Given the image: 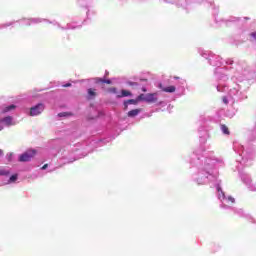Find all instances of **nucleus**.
I'll use <instances>...</instances> for the list:
<instances>
[{"instance_id":"b1692460","label":"nucleus","mask_w":256,"mask_h":256,"mask_svg":"<svg viewBox=\"0 0 256 256\" xmlns=\"http://www.w3.org/2000/svg\"><path fill=\"white\" fill-rule=\"evenodd\" d=\"M11 172L9 171V169H0V175L2 177H8V175H10Z\"/></svg>"},{"instance_id":"f03ea898","label":"nucleus","mask_w":256,"mask_h":256,"mask_svg":"<svg viewBox=\"0 0 256 256\" xmlns=\"http://www.w3.org/2000/svg\"><path fill=\"white\" fill-rule=\"evenodd\" d=\"M235 153L239 155V158L236 160V169L239 172L240 179L243 181L247 187H251V176L249 174L241 171L243 167H249L253 160L255 159V151L251 147H245L239 142H235L233 145Z\"/></svg>"},{"instance_id":"a19ab883","label":"nucleus","mask_w":256,"mask_h":256,"mask_svg":"<svg viewBox=\"0 0 256 256\" xmlns=\"http://www.w3.org/2000/svg\"><path fill=\"white\" fill-rule=\"evenodd\" d=\"M238 81H243V79H238Z\"/></svg>"},{"instance_id":"20e7f679","label":"nucleus","mask_w":256,"mask_h":256,"mask_svg":"<svg viewBox=\"0 0 256 256\" xmlns=\"http://www.w3.org/2000/svg\"><path fill=\"white\" fill-rule=\"evenodd\" d=\"M229 92L228 97L232 100V103H235V101H239L241 99H245V95H243V91H241V85L238 83H232L229 84Z\"/></svg>"},{"instance_id":"a878e982","label":"nucleus","mask_w":256,"mask_h":256,"mask_svg":"<svg viewBox=\"0 0 256 256\" xmlns=\"http://www.w3.org/2000/svg\"><path fill=\"white\" fill-rule=\"evenodd\" d=\"M11 25H15V22H8L5 24H0V29H6V27H11Z\"/></svg>"},{"instance_id":"72a5a7b5","label":"nucleus","mask_w":256,"mask_h":256,"mask_svg":"<svg viewBox=\"0 0 256 256\" xmlns=\"http://www.w3.org/2000/svg\"><path fill=\"white\" fill-rule=\"evenodd\" d=\"M63 87H71V83H66L63 85Z\"/></svg>"},{"instance_id":"2f4dec72","label":"nucleus","mask_w":256,"mask_h":256,"mask_svg":"<svg viewBox=\"0 0 256 256\" xmlns=\"http://www.w3.org/2000/svg\"><path fill=\"white\" fill-rule=\"evenodd\" d=\"M229 21H230V22L239 21V18L232 17Z\"/></svg>"},{"instance_id":"7c9ffc66","label":"nucleus","mask_w":256,"mask_h":256,"mask_svg":"<svg viewBox=\"0 0 256 256\" xmlns=\"http://www.w3.org/2000/svg\"><path fill=\"white\" fill-rule=\"evenodd\" d=\"M210 7H212V9H214V13H217L218 8L215 6V3L210 2Z\"/></svg>"},{"instance_id":"5701e85b","label":"nucleus","mask_w":256,"mask_h":256,"mask_svg":"<svg viewBox=\"0 0 256 256\" xmlns=\"http://www.w3.org/2000/svg\"><path fill=\"white\" fill-rule=\"evenodd\" d=\"M118 98H121V97H131V92L130 91H127V90H122L121 91V94L117 96Z\"/></svg>"},{"instance_id":"393cba45","label":"nucleus","mask_w":256,"mask_h":256,"mask_svg":"<svg viewBox=\"0 0 256 256\" xmlns=\"http://www.w3.org/2000/svg\"><path fill=\"white\" fill-rule=\"evenodd\" d=\"M220 129L224 135H229V128L227 126L221 125Z\"/></svg>"},{"instance_id":"bb28decb","label":"nucleus","mask_w":256,"mask_h":256,"mask_svg":"<svg viewBox=\"0 0 256 256\" xmlns=\"http://www.w3.org/2000/svg\"><path fill=\"white\" fill-rule=\"evenodd\" d=\"M15 181H17V174L10 176L8 183H15Z\"/></svg>"},{"instance_id":"1a4fd4ad","label":"nucleus","mask_w":256,"mask_h":256,"mask_svg":"<svg viewBox=\"0 0 256 256\" xmlns=\"http://www.w3.org/2000/svg\"><path fill=\"white\" fill-rule=\"evenodd\" d=\"M43 111H45V104L39 103L34 107L30 108L29 115L30 117H37L38 115H41Z\"/></svg>"},{"instance_id":"39448f33","label":"nucleus","mask_w":256,"mask_h":256,"mask_svg":"<svg viewBox=\"0 0 256 256\" xmlns=\"http://www.w3.org/2000/svg\"><path fill=\"white\" fill-rule=\"evenodd\" d=\"M199 52L204 59L208 60V63L212 65V67H221L223 65L221 56L215 55L210 51L200 50Z\"/></svg>"},{"instance_id":"6e6552de","label":"nucleus","mask_w":256,"mask_h":256,"mask_svg":"<svg viewBox=\"0 0 256 256\" xmlns=\"http://www.w3.org/2000/svg\"><path fill=\"white\" fill-rule=\"evenodd\" d=\"M164 3H170L176 7H181L182 9H187L191 4V0H164Z\"/></svg>"},{"instance_id":"f3484780","label":"nucleus","mask_w":256,"mask_h":256,"mask_svg":"<svg viewBox=\"0 0 256 256\" xmlns=\"http://www.w3.org/2000/svg\"><path fill=\"white\" fill-rule=\"evenodd\" d=\"M139 98H137L136 100L135 99H129V100H126L124 101V110L127 111V108L129 107V105H137L139 103Z\"/></svg>"},{"instance_id":"dca6fc26","label":"nucleus","mask_w":256,"mask_h":256,"mask_svg":"<svg viewBox=\"0 0 256 256\" xmlns=\"http://www.w3.org/2000/svg\"><path fill=\"white\" fill-rule=\"evenodd\" d=\"M0 123H3L5 125V127H11V125H13V117L6 116V117L0 119Z\"/></svg>"},{"instance_id":"c85d7f7f","label":"nucleus","mask_w":256,"mask_h":256,"mask_svg":"<svg viewBox=\"0 0 256 256\" xmlns=\"http://www.w3.org/2000/svg\"><path fill=\"white\" fill-rule=\"evenodd\" d=\"M222 101H223L224 105H228L231 100H229V97L224 96Z\"/></svg>"},{"instance_id":"4be33fe9","label":"nucleus","mask_w":256,"mask_h":256,"mask_svg":"<svg viewBox=\"0 0 256 256\" xmlns=\"http://www.w3.org/2000/svg\"><path fill=\"white\" fill-rule=\"evenodd\" d=\"M95 83H106L107 85H111V80H105L101 78H94Z\"/></svg>"},{"instance_id":"9d476101","label":"nucleus","mask_w":256,"mask_h":256,"mask_svg":"<svg viewBox=\"0 0 256 256\" xmlns=\"http://www.w3.org/2000/svg\"><path fill=\"white\" fill-rule=\"evenodd\" d=\"M35 150H28L26 152H24L22 155H20L19 157V161L21 163H27V161H31V159H33V157H35Z\"/></svg>"},{"instance_id":"79ce46f5","label":"nucleus","mask_w":256,"mask_h":256,"mask_svg":"<svg viewBox=\"0 0 256 256\" xmlns=\"http://www.w3.org/2000/svg\"><path fill=\"white\" fill-rule=\"evenodd\" d=\"M1 153H3V152L0 150V155H1Z\"/></svg>"},{"instance_id":"58836bf2","label":"nucleus","mask_w":256,"mask_h":256,"mask_svg":"<svg viewBox=\"0 0 256 256\" xmlns=\"http://www.w3.org/2000/svg\"><path fill=\"white\" fill-rule=\"evenodd\" d=\"M81 1H83V0H78V3L81 4Z\"/></svg>"},{"instance_id":"c756f323","label":"nucleus","mask_w":256,"mask_h":256,"mask_svg":"<svg viewBox=\"0 0 256 256\" xmlns=\"http://www.w3.org/2000/svg\"><path fill=\"white\" fill-rule=\"evenodd\" d=\"M225 63H226L227 65H233L234 61H233V59H231V58H227V59L225 60Z\"/></svg>"},{"instance_id":"423d86ee","label":"nucleus","mask_w":256,"mask_h":256,"mask_svg":"<svg viewBox=\"0 0 256 256\" xmlns=\"http://www.w3.org/2000/svg\"><path fill=\"white\" fill-rule=\"evenodd\" d=\"M159 99V92L140 94L138 101H145L146 103H157Z\"/></svg>"},{"instance_id":"0eeeda50","label":"nucleus","mask_w":256,"mask_h":256,"mask_svg":"<svg viewBox=\"0 0 256 256\" xmlns=\"http://www.w3.org/2000/svg\"><path fill=\"white\" fill-rule=\"evenodd\" d=\"M62 155L64 159H67L68 163H73V161H77V157H75L73 149H71V145H68L66 149L62 151Z\"/></svg>"},{"instance_id":"a211bd4d","label":"nucleus","mask_w":256,"mask_h":256,"mask_svg":"<svg viewBox=\"0 0 256 256\" xmlns=\"http://www.w3.org/2000/svg\"><path fill=\"white\" fill-rule=\"evenodd\" d=\"M96 97H97V92L95 91V89L89 88L87 90V99L89 101H91V100L95 99Z\"/></svg>"},{"instance_id":"f257e3e1","label":"nucleus","mask_w":256,"mask_h":256,"mask_svg":"<svg viewBox=\"0 0 256 256\" xmlns=\"http://www.w3.org/2000/svg\"><path fill=\"white\" fill-rule=\"evenodd\" d=\"M189 163L196 168V172L192 174V181L197 185H210L215 187L217 197L221 201L222 209H231V205L235 203V198L225 195L221 189V180L215 172L219 167H223V158H217L205 151L203 146L196 149L189 157Z\"/></svg>"},{"instance_id":"6ab92c4d","label":"nucleus","mask_w":256,"mask_h":256,"mask_svg":"<svg viewBox=\"0 0 256 256\" xmlns=\"http://www.w3.org/2000/svg\"><path fill=\"white\" fill-rule=\"evenodd\" d=\"M17 109V106L14 104H11L9 106H6L3 108L2 113H12V111H15Z\"/></svg>"},{"instance_id":"4c0bfd02","label":"nucleus","mask_w":256,"mask_h":256,"mask_svg":"<svg viewBox=\"0 0 256 256\" xmlns=\"http://www.w3.org/2000/svg\"><path fill=\"white\" fill-rule=\"evenodd\" d=\"M250 191H256V188H250Z\"/></svg>"},{"instance_id":"e433bc0d","label":"nucleus","mask_w":256,"mask_h":256,"mask_svg":"<svg viewBox=\"0 0 256 256\" xmlns=\"http://www.w3.org/2000/svg\"><path fill=\"white\" fill-rule=\"evenodd\" d=\"M233 79H239V78H237V75H235V76L232 78V81H233Z\"/></svg>"},{"instance_id":"cd10ccee","label":"nucleus","mask_w":256,"mask_h":256,"mask_svg":"<svg viewBox=\"0 0 256 256\" xmlns=\"http://www.w3.org/2000/svg\"><path fill=\"white\" fill-rule=\"evenodd\" d=\"M71 113L69 112H60L58 113V117H70Z\"/></svg>"},{"instance_id":"aec40b11","label":"nucleus","mask_w":256,"mask_h":256,"mask_svg":"<svg viewBox=\"0 0 256 256\" xmlns=\"http://www.w3.org/2000/svg\"><path fill=\"white\" fill-rule=\"evenodd\" d=\"M141 113V109H134L128 112V117H137Z\"/></svg>"},{"instance_id":"7ed1b4c3","label":"nucleus","mask_w":256,"mask_h":256,"mask_svg":"<svg viewBox=\"0 0 256 256\" xmlns=\"http://www.w3.org/2000/svg\"><path fill=\"white\" fill-rule=\"evenodd\" d=\"M227 71V68L225 67H218L215 69L214 72V79L218 81V85H216V89L219 93H224V91H227V85H225V81H228L229 74L225 73Z\"/></svg>"},{"instance_id":"2eb2a0df","label":"nucleus","mask_w":256,"mask_h":256,"mask_svg":"<svg viewBox=\"0 0 256 256\" xmlns=\"http://www.w3.org/2000/svg\"><path fill=\"white\" fill-rule=\"evenodd\" d=\"M178 85V91H180V95H185V86L187 85V81L185 79H180Z\"/></svg>"},{"instance_id":"473e14b6","label":"nucleus","mask_w":256,"mask_h":256,"mask_svg":"<svg viewBox=\"0 0 256 256\" xmlns=\"http://www.w3.org/2000/svg\"><path fill=\"white\" fill-rule=\"evenodd\" d=\"M47 167H49V165H48V164H45L44 166L41 167V170H42V171H45V169H47Z\"/></svg>"},{"instance_id":"4468645a","label":"nucleus","mask_w":256,"mask_h":256,"mask_svg":"<svg viewBox=\"0 0 256 256\" xmlns=\"http://www.w3.org/2000/svg\"><path fill=\"white\" fill-rule=\"evenodd\" d=\"M159 89H161V91H163L164 93H175V91H177V87L175 86L163 87V84H159Z\"/></svg>"},{"instance_id":"f704fd0d","label":"nucleus","mask_w":256,"mask_h":256,"mask_svg":"<svg viewBox=\"0 0 256 256\" xmlns=\"http://www.w3.org/2000/svg\"><path fill=\"white\" fill-rule=\"evenodd\" d=\"M4 128L3 124H0V131H3Z\"/></svg>"},{"instance_id":"412c9836","label":"nucleus","mask_w":256,"mask_h":256,"mask_svg":"<svg viewBox=\"0 0 256 256\" xmlns=\"http://www.w3.org/2000/svg\"><path fill=\"white\" fill-rule=\"evenodd\" d=\"M234 213H236V215H239V217H245V215H247V213H245V210L241 208L234 209Z\"/></svg>"},{"instance_id":"ddd939ff","label":"nucleus","mask_w":256,"mask_h":256,"mask_svg":"<svg viewBox=\"0 0 256 256\" xmlns=\"http://www.w3.org/2000/svg\"><path fill=\"white\" fill-rule=\"evenodd\" d=\"M199 138H200V143L202 144L207 143V139H209V131L207 130L200 131Z\"/></svg>"},{"instance_id":"ea45409f","label":"nucleus","mask_w":256,"mask_h":256,"mask_svg":"<svg viewBox=\"0 0 256 256\" xmlns=\"http://www.w3.org/2000/svg\"><path fill=\"white\" fill-rule=\"evenodd\" d=\"M174 79H179V77H174Z\"/></svg>"},{"instance_id":"f8f14e48","label":"nucleus","mask_w":256,"mask_h":256,"mask_svg":"<svg viewBox=\"0 0 256 256\" xmlns=\"http://www.w3.org/2000/svg\"><path fill=\"white\" fill-rule=\"evenodd\" d=\"M50 23H53L54 25H57L58 26V29H62V31H65L67 29H77L78 27H81V25H77L75 26L74 23H69L66 25V27H63L61 26V24L57 23V22H50Z\"/></svg>"},{"instance_id":"9b49d317","label":"nucleus","mask_w":256,"mask_h":256,"mask_svg":"<svg viewBox=\"0 0 256 256\" xmlns=\"http://www.w3.org/2000/svg\"><path fill=\"white\" fill-rule=\"evenodd\" d=\"M43 21H47L45 19L42 18H25L23 20H20V23H22V25H26V26H31V25H37L39 23H43Z\"/></svg>"},{"instance_id":"c9c22d12","label":"nucleus","mask_w":256,"mask_h":256,"mask_svg":"<svg viewBox=\"0 0 256 256\" xmlns=\"http://www.w3.org/2000/svg\"><path fill=\"white\" fill-rule=\"evenodd\" d=\"M112 92H113V93H117V88H113V89H112Z\"/></svg>"}]
</instances>
